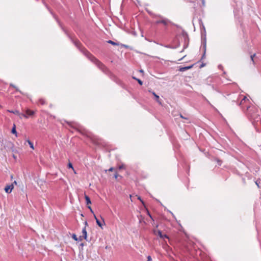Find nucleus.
Wrapping results in <instances>:
<instances>
[{"label":"nucleus","mask_w":261,"mask_h":261,"mask_svg":"<svg viewBox=\"0 0 261 261\" xmlns=\"http://www.w3.org/2000/svg\"><path fill=\"white\" fill-rule=\"evenodd\" d=\"M133 78L134 79L136 80L138 82V83L139 84V85H142V84H143V82H142L141 80L138 79H137V78H136V77H134V76L133 77Z\"/></svg>","instance_id":"cd10ccee"},{"label":"nucleus","mask_w":261,"mask_h":261,"mask_svg":"<svg viewBox=\"0 0 261 261\" xmlns=\"http://www.w3.org/2000/svg\"><path fill=\"white\" fill-rule=\"evenodd\" d=\"M78 239H79V240L80 241H81L83 239H84L82 236H80L79 238H78Z\"/></svg>","instance_id":"72a5a7b5"},{"label":"nucleus","mask_w":261,"mask_h":261,"mask_svg":"<svg viewBox=\"0 0 261 261\" xmlns=\"http://www.w3.org/2000/svg\"><path fill=\"white\" fill-rule=\"evenodd\" d=\"M155 17L157 19L154 22V24L156 26V33L158 34L165 33L172 22L168 19L161 15L156 16Z\"/></svg>","instance_id":"f257e3e1"},{"label":"nucleus","mask_w":261,"mask_h":261,"mask_svg":"<svg viewBox=\"0 0 261 261\" xmlns=\"http://www.w3.org/2000/svg\"><path fill=\"white\" fill-rule=\"evenodd\" d=\"M158 226H159L158 225H156V227H155L156 228H154L152 230L153 233L155 236H159L160 237V238L161 239L164 240L165 239H167L169 240L170 239H169V237H168V236H167L166 234H163L162 231L161 230H159L157 229V228L158 227Z\"/></svg>","instance_id":"6e6552de"},{"label":"nucleus","mask_w":261,"mask_h":261,"mask_svg":"<svg viewBox=\"0 0 261 261\" xmlns=\"http://www.w3.org/2000/svg\"><path fill=\"white\" fill-rule=\"evenodd\" d=\"M12 184H13V185H17V182L16 181H14L13 182H12Z\"/></svg>","instance_id":"a19ab883"},{"label":"nucleus","mask_w":261,"mask_h":261,"mask_svg":"<svg viewBox=\"0 0 261 261\" xmlns=\"http://www.w3.org/2000/svg\"><path fill=\"white\" fill-rule=\"evenodd\" d=\"M255 184L258 186V187H259L257 180L255 182Z\"/></svg>","instance_id":"ea45409f"},{"label":"nucleus","mask_w":261,"mask_h":261,"mask_svg":"<svg viewBox=\"0 0 261 261\" xmlns=\"http://www.w3.org/2000/svg\"><path fill=\"white\" fill-rule=\"evenodd\" d=\"M203 49H204L203 54V55H202V57H201V59H200V60L199 61H201V60H203V59H204V58H205V57L206 47H204V45H203Z\"/></svg>","instance_id":"b1692460"},{"label":"nucleus","mask_w":261,"mask_h":261,"mask_svg":"<svg viewBox=\"0 0 261 261\" xmlns=\"http://www.w3.org/2000/svg\"><path fill=\"white\" fill-rule=\"evenodd\" d=\"M94 217L96 220V224L101 228L102 229V226L103 225H105V222L104 219L101 217L102 221H100L96 216L94 215Z\"/></svg>","instance_id":"ddd939ff"},{"label":"nucleus","mask_w":261,"mask_h":261,"mask_svg":"<svg viewBox=\"0 0 261 261\" xmlns=\"http://www.w3.org/2000/svg\"><path fill=\"white\" fill-rule=\"evenodd\" d=\"M200 28L201 30V36L202 44L204 45V47H205L206 45V30L204 25L203 24L202 21L199 20Z\"/></svg>","instance_id":"423d86ee"},{"label":"nucleus","mask_w":261,"mask_h":261,"mask_svg":"<svg viewBox=\"0 0 261 261\" xmlns=\"http://www.w3.org/2000/svg\"><path fill=\"white\" fill-rule=\"evenodd\" d=\"M46 103V100L44 98H40L38 100V104L40 105H44Z\"/></svg>","instance_id":"412c9836"},{"label":"nucleus","mask_w":261,"mask_h":261,"mask_svg":"<svg viewBox=\"0 0 261 261\" xmlns=\"http://www.w3.org/2000/svg\"><path fill=\"white\" fill-rule=\"evenodd\" d=\"M115 170H117L116 169H115V168H114L113 167H111L110 169H109L108 170H105V172H107V171H109V172H112L113 171H115Z\"/></svg>","instance_id":"c756f323"},{"label":"nucleus","mask_w":261,"mask_h":261,"mask_svg":"<svg viewBox=\"0 0 261 261\" xmlns=\"http://www.w3.org/2000/svg\"><path fill=\"white\" fill-rule=\"evenodd\" d=\"M11 133L13 134H15L16 135L17 132L16 130V126L15 124H14V126L11 130Z\"/></svg>","instance_id":"a878e982"},{"label":"nucleus","mask_w":261,"mask_h":261,"mask_svg":"<svg viewBox=\"0 0 261 261\" xmlns=\"http://www.w3.org/2000/svg\"><path fill=\"white\" fill-rule=\"evenodd\" d=\"M68 167L69 168H72V169H73V166L72 165V164L71 163H69L68 164Z\"/></svg>","instance_id":"7c9ffc66"},{"label":"nucleus","mask_w":261,"mask_h":261,"mask_svg":"<svg viewBox=\"0 0 261 261\" xmlns=\"http://www.w3.org/2000/svg\"><path fill=\"white\" fill-rule=\"evenodd\" d=\"M84 197H85V199L86 200V204L88 205L89 204H91V201L90 197L88 195H87L86 194H85Z\"/></svg>","instance_id":"aec40b11"},{"label":"nucleus","mask_w":261,"mask_h":261,"mask_svg":"<svg viewBox=\"0 0 261 261\" xmlns=\"http://www.w3.org/2000/svg\"><path fill=\"white\" fill-rule=\"evenodd\" d=\"M140 72H143V70H140Z\"/></svg>","instance_id":"c03bdc74"},{"label":"nucleus","mask_w":261,"mask_h":261,"mask_svg":"<svg viewBox=\"0 0 261 261\" xmlns=\"http://www.w3.org/2000/svg\"><path fill=\"white\" fill-rule=\"evenodd\" d=\"M184 37H185V39H186V38H188V35L187 34H186L185 35H184Z\"/></svg>","instance_id":"58836bf2"},{"label":"nucleus","mask_w":261,"mask_h":261,"mask_svg":"<svg viewBox=\"0 0 261 261\" xmlns=\"http://www.w3.org/2000/svg\"><path fill=\"white\" fill-rule=\"evenodd\" d=\"M150 92H151L152 95H154V96L155 97V100L156 102H158L160 105H162V102H161V100L159 97V95H156L155 94V93L153 91L151 92V91H149Z\"/></svg>","instance_id":"dca6fc26"},{"label":"nucleus","mask_w":261,"mask_h":261,"mask_svg":"<svg viewBox=\"0 0 261 261\" xmlns=\"http://www.w3.org/2000/svg\"><path fill=\"white\" fill-rule=\"evenodd\" d=\"M70 38L71 39L72 42L74 43V44L81 51H82L83 53L84 52V49H85L84 47H83L82 44L80 42V41L72 37L71 36H69Z\"/></svg>","instance_id":"9b49d317"},{"label":"nucleus","mask_w":261,"mask_h":261,"mask_svg":"<svg viewBox=\"0 0 261 261\" xmlns=\"http://www.w3.org/2000/svg\"><path fill=\"white\" fill-rule=\"evenodd\" d=\"M114 177L117 180H120V179H122V176H121V175H119L118 174V172L117 170H115V173H114Z\"/></svg>","instance_id":"a211bd4d"},{"label":"nucleus","mask_w":261,"mask_h":261,"mask_svg":"<svg viewBox=\"0 0 261 261\" xmlns=\"http://www.w3.org/2000/svg\"><path fill=\"white\" fill-rule=\"evenodd\" d=\"M256 56V54H254L253 55H251L250 56V58H251V60L253 63V64H255V62H254V58Z\"/></svg>","instance_id":"bb28decb"},{"label":"nucleus","mask_w":261,"mask_h":261,"mask_svg":"<svg viewBox=\"0 0 261 261\" xmlns=\"http://www.w3.org/2000/svg\"><path fill=\"white\" fill-rule=\"evenodd\" d=\"M214 160L217 162L218 165L221 166L222 164V161L219 158H215Z\"/></svg>","instance_id":"5701e85b"},{"label":"nucleus","mask_w":261,"mask_h":261,"mask_svg":"<svg viewBox=\"0 0 261 261\" xmlns=\"http://www.w3.org/2000/svg\"><path fill=\"white\" fill-rule=\"evenodd\" d=\"M108 73L107 72H103L106 74L108 75L112 80L114 81L116 83H117L118 85L121 86L122 88H125V84L123 83V82L119 79L118 77H117L116 75H115L114 74H113L111 71L109 70L108 68Z\"/></svg>","instance_id":"20e7f679"},{"label":"nucleus","mask_w":261,"mask_h":261,"mask_svg":"<svg viewBox=\"0 0 261 261\" xmlns=\"http://www.w3.org/2000/svg\"><path fill=\"white\" fill-rule=\"evenodd\" d=\"M124 168H125L124 165H120V166H119L118 169H119V170H121V169H124Z\"/></svg>","instance_id":"2f4dec72"},{"label":"nucleus","mask_w":261,"mask_h":261,"mask_svg":"<svg viewBox=\"0 0 261 261\" xmlns=\"http://www.w3.org/2000/svg\"><path fill=\"white\" fill-rule=\"evenodd\" d=\"M249 100L246 97H244L240 101V106H241L243 110H245L246 108L247 109V106H249Z\"/></svg>","instance_id":"f8f14e48"},{"label":"nucleus","mask_w":261,"mask_h":261,"mask_svg":"<svg viewBox=\"0 0 261 261\" xmlns=\"http://www.w3.org/2000/svg\"><path fill=\"white\" fill-rule=\"evenodd\" d=\"M147 261H151L152 260L151 259V257L150 256H147Z\"/></svg>","instance_id":"c9c22d12"},{"label":"nucleus","mask_w":261,"mask_h":261,"mask_svg":"<svg viewBox=\"0 0 261 261\" xmlns=\"http://www.w3.org/2000/svg\"><path fill=\"white\" fill-rule=\"evenodd\" d=\"M85 223V226H86V227L87 226H88V222H87V221H85V223Z\"/></svg>","instance_id":"4c0bfd02"},{"label":"nucleus","mask_w":261,"mask_h":261,"mask_svg":"<svg viewBox=\"0 0 261 261\" xmlns=\"http://www.w3.org/2000/svg\"><path fill=\"white\" fill-rule=\"evenodd\" d=\"M138 199L139 200H140V201L142 202V203L143 205H144V201L141 199V197H140V196H138Z\"/></svg>","instance_id":"473e14b6"},{"label":"nucleus","mask_w":261,"mask_h":261,"mask_svg":"<svg viewBox=\"0 0 261 261\" xmlns=\"http://www.w3.org/2000/svg\"><path fill=\"white\" fill-rule=\"evenodd\" d=\"M82 236L83 237L84 239L86 240H87V232L86 229V226H85L82 230Z\"/></svg>","instance_id":"f3484780"},{"label":"nucleus","mask_w":261,"mask_h":261,"mask_svg":"<svg viewBox=\"0 0 261 261\" xmlns=\"http://www.w3.org/2000/svg\"><path fill=\"white\" fill-rule=\"evenodd\" d=\"M88 208L90 210H91V209H92L90 206H88Z\"/></svg>","instance_id":"79ce46f5"},{"label":"nucleus","mask_w":261,"mask_h":261,"mask_svg":"<svg viewBox=\"0 0 261 261\" xmlns=\"http://www.w3.org/2000/svg\"><path fill=\"white\" fill-rule=\"evenodd\" d=\"M90 211L91 212V213H93V211H92V209H91Z\"/></svg>","instance_id":"37998d69"},{"label":"nucleus","mask_w":261,"mask_h":261,"mask_svg":"<svg viewBox=\"0 0 261 261\" xmlns=\"http://www.w3.org/2000/svg\"><path fill=\"white\" fill-rule=\"evenodd\" d=\"M256 129H259L261 127V117L260 114L251 120H250Z\"/></svg>","instance_id":"9d476101"},{"label":"nucleus","mask_w":261,"mask_h":261,"mask_svg":"<svg viewBox=\"0 0 261 261\" xmlns=\"http://www.w3.org/2000/svg\"><path fill=\"white\" fill-rule=\"evenodd\" d=\"M107 42L108 43H109V44H111L113 45H117L118 46V45H119V43L115 42H114V41H113L112 40H109L107 41Z\"/></svg>","instance_id":"4be33fe9"},{"label":"nucleus","mask_w":261,"mask_h":261,"mask_svg":"<svg viewBox=\"0 0 261 261\" xmlns=\"http://www.w3.org/2000/svg\"><path fill=\"white\" fill-rule=\"evenodd\" d=\"M205 66V64L203 63H202V64L200 65L199 68H201L202 67H204Z\"/></svg>","instance_id":"f704fd0d"},{"label":"nucleus","mask_w":261,"mask_h":261,"mask_svg":"<svg viewBox=\"0 0 261 261\" xmlns=\"http://www.w3.org/2000/svg\"><path fill=\"white\" fill-rule=\"evenodd\" d=\"M83 134H85L86 136L90 139V140L95 145H99L101 144V140L98 138L96 136L93 135L91 133L87 132L82 133Z\"/></svg>","instance_id":"39448f33"},{"label":"nucleus","mask_w":261,"mask_h":261,"mask_svg":"<svg viewBox=\"0 0 261 261\" xmlns=\"http://www.w3.org/2000/svg\"><path fill=\"white\" fill-rule=\"evenodd\" d=\"M184 247L190 254L193 255L194 254V252L195 250V244L192 242H187L185 245Z\"/></svg>","instance_id":"0eeeda50"},{"label":"nucleus","mask_w":261,"mask_h":261,"mask_svg":"<svg viewBox=\"0 0 261 261\" xmlns=\"http://www.w3.org/2000/svg\"><path fill=\"white\" fill-rule=\"evenodd\" d=\"M13 188V184H11L10 185L6 186L5 190L6 193H10Z\"/></svg>","instance_id":"2eb2a0df"},{"label":"nucleus","mask_w":261,"mask_h":261,"mask_svg":"<svg viewBox=\"0 0 261 261\" xmlns=\"http://www.w3.org/2000/svg\"><path fill=\"white\" fill-rule=\"evenodd\" d=\"M93 63L103 72L108 73V68L105 66L100 61L95 57L92 54L86 49H84L83 53Z\"/></svg>","instance_id":"f03ea898"},{"label":"nucleus","mask_w":261,"mask_h":261,"mask_svg":"<svg viewBox=\"0 0 261 261\" xmlns=\"http://www.w3.org/2000/svg\"><path fill=\"white\" fill-rule=\"evenodd\" d=\"M194 64L190 65V66H185V67H181L180 66L179 67V71H181V72H184L187 70H188V69H191L194 66Z\"/></svg>","instance_id":"4468645a"},{"label":"nucleus","mask_w":261,"mask_h":261,"mask_svg":"<svg viewBox=\"0 0 261 261\" xmlns=\"http://www.w3.org/2000/svg\"><path fill=\"white\" fill-rule=\"evenodd\" d=\"M259 114L258 109L254 106L247 107V115L250 120H252L253 118L258 116Z\"/></svg>","instance_id":"7ed1b4c3"},{"label":"nucleus","mask_w":261,"mask_h":261,"mask_svg":"<svg viewBox=\"0 0 261 261\" xmlns=\"http://www.w3.org/2000/svg\"><path fill=\"white\" fill-rule=\"evenodd\" d=\"M8 111L10 113H13V114H14L15 115H18L19 117L20 118H21V113H20L18 111H17V110H15V111L11 110V111H10V110H9Z\"/></svg>","instance_id":"6ab92c4d"},{"label":"nucleus","mask_w":261,"mask_h":261,"mask_svg":"<svg viewBox=\"0 0 261 261\" xmlns=\"http://www.w3.org/2000/svg\"><path fill=\"white\" fill-rule=\"evenodd\" d=\"M72 238L74 239L75 241H77L79 240L78 238L77 237L75 233H73L71 236Z\"/></svg>","instance_id":"c85d7f7f"},{"label":"nucleus","mask_w":261,"mask_h":261,"mask_svg":"<svg viewBox=\"0 0 261 261\" xmlns=\"http://www.w3.org/2000/svg\"><path fill=\"white\" fill-rule=\"evenodd\" d=\"M148 216L150 217V218L152 220H153V218L152 217L151 215H150V214L149 213V212L148 211Z\"/></svg>","instance_id":"e433bc0d"},{"label":"nucleus","mask_w":261,"mask_h":261,"mask_svg":"<svg viewBox=\"0 0 261 261\" xmlns=\"http://www.w3.org/2000/svg\"><path fill=\"white\" fill-rule=\"evenodd\" d=\"M23 112L21 113V118L24 117L25 118H29V117H33L35 114V112L34 111L31 110L29 109H27L26 110H22Z\"/></svg>","instance_id":"1a4fd4ad"},{"label":"nucleus","mask_w":261,"mask_h":261,"mask_svg":"<svg viewBox=\"0 0 261 261\" xmlns=\"http://www.w3.org/2000/svg\"><path fill=\"white\" fill-rule=\"evenodd\" d=\"M27 141L28 142V144L30 145V147L32 149H34V145L33 142H32L30 140H27Z\"/></svg>","instance_id":"393cba45"}]
</instances>
